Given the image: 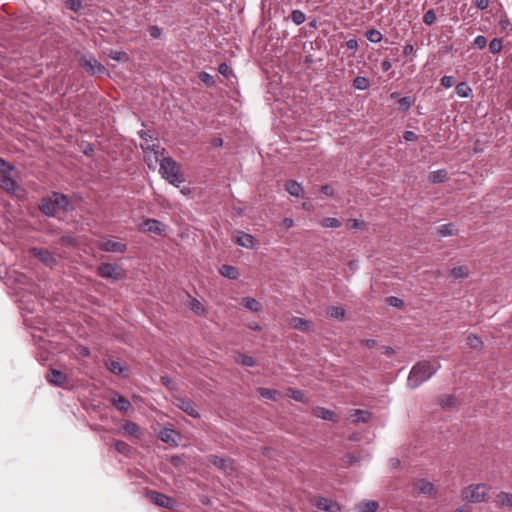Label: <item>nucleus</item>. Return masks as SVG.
I'll return each instance as SVG.
<instances>
[{
  "label": "nucleus",
  "instance_id": "de8ad7c7",
  "mask_svg": "<svg viewBox=\"0 0 512 512\" xmlns=\"http://www.w3.org/2000/svg\"><path fill=\"white\" fill-rule=\"evenodd\" d=\"M437 20V15L433 9L428 10L423 16V22L426 25H433Z\"/></svg>",
  "mask_w": 512,
  "mask_h": 512
},
{
  "label": "nucleus",
  "instance_id": "2eb2a0df",
  "mask_svg": "<svg viewBox=\"0 0 512 512\" xmlns=\"http://www.w3.org/2000/svg\"><path fill=\"white\" fill-rule=\"evenodd\" d=\"M235 243L238 246L247 248V249H254L255 248V238L246 232L243 231H237L235 234Z\"/></svg>",
  "mask_w": 512,
  "mask_h": 512
},
{
  "label": "nucleus",
  "instance_id": "a19ab883",
  "mask_svg": "<svg viewBox=\"0 0 512 512\" xmlns=\"http://www.w3.org/2000/svg\"><path fill=\"white\" fill-rule=\"evenodd\" d=\"M503 48L502 40L499 38H493L489 43V50L493 54H498Z\"/></svg>",
  "mask_w": 512,
  "mask_h": 512
},
{
  "label": "nucleus",
  "instance_id": "f8f14e48",
  "mask_svg": "<svg viewBox=\"0 0 512 512\" xmlns=\"http://www.w3.org/2000/svg\"><path fill=\"white\" fill-rule=\"evenodd\" d=\"M313 504L320 511H325V512H339L340 511L339 505L335 501H333L332 499H329V498L315 497L313 499Z\"/></svg>",
  "mask_w": 512,
  "mask_h": 512
},
{
  "label": "nucleus",
  "instance_id": "a878e982",
  "mask_svg": "<svg viewBox=\"0 0 512 512\" xmlns=\"http://www.w3.org/2000/svg\"><path fill=\"white\" fill-rule=\"evenodd\" d=\"M286 191L294 197H301L303 195V186L294 180L287 181L285 184Z\"/></svg>",
  "mask_w": 512,
  "mask_h": 512
},
{
  "label": "nucleus",
  "instance_id": "6e6552de",
  "mask_svg": "<svg viewBox=\"0 0 512 512\" xmlns=\"http://www.w3.org/2000/svg\"><path fill=\"white\" fill-rule=\"evenodd\" d=\"M139 230L161 236L164 235L165 225L159 220L148 218L139 225Z\"/></svg>",
  "mask_w": 512,
  "mask_h": 512
},
{
  "label": "nucleus",
  "instance_id": "412c9836",
  "mask_svg": "<svg viewBox=\"0 0 512 512\" xmlns=\"http://www.w3.org/2000/svg\"><path fill=\"white\" fill-rule=\"evenodd\" d=\"M122 430L126 435H129L131 437H134L137 439L142 437V430H141L140 426L135 422L126 421L122 425Z\"/></svg>",
  "mask_w": 512,
  "mask_h": 512
},
{
  "label": "nucleus",
  "instance_id": "c756f323",
  "mask_svg": "<svg viewBox=\"0 0 512 512\" xmlns=\"http://www.w3.org/2000/svg\"><path fill=\"white\" fill-rule=\"evenodd\" d=\"M291 325L294 329L299 331H308L309 329V321L301 317H293L291 320Z\"/></svg>",
  "mask_w": 512,
  "mask_h": 512
},
{
  "label": "nucleus",
  "instance_id": "aec40b11",
  "mask_svg": "<svg viewBox=\"0 0 512 512\" xmlns=\"http://www.w3.org/2000/svg\"><path fill=\"white\" fill-rule=\"evenodd\" d=\"M39 209L44 215L48 217H55L58 211L51 196L48 199L41 200Z\"/></svg>",
  "mask_w": 512,
  "mask_h": 512
},
{
  "label": "nucleus",
  "instance_id": "a211bd4d",
  "mask_svg": "<svg viewBox=\"0 0 512 512\" xmlns=\"http://www.w3.org/2000/svg\"><path fill=\"white\" fill-rule=\"evenodd\" d=\"M159 438L171 446H176L179 441V434L174 429L164 428L160 431Z\"/></svg>",
  "mask_w": 512,
  "mask_h": 512
},
{
  "label": "nucleus",
  "instance_id": "5701e85b",
  "mask_svg": "<svg viewBox=\"0 0 512 512\" xmlns=\"http://www.w3.org/2000/svg\"><path fill=\"white\" fill-rule=\"evenodd\" d=\"M313 415L316 416L317 418H320L323 420H328V421H333V422L337 421L336 414L332 410L324 408V407L314 408Z\"/></svg>",
  "mask_w": 512,
  "mask_h": 512
},
{
  "label": "nucleus",
  "instance_id": "2f4dec72",
  "mask_svg": "<svg viewBox=\"0 0 512 512\" xmlns=\"http://www.w3.org/2000/svg\"><path fill=\"white\" fill-rule=\"evenodd\" d=\"M456 93L461 98H467L471 95L472 89L466 82H460L456 85Z\"/></svg>",
  "mask_w": 512,
  "mask_h": 512
},
{
  "label": "nucleus",
  "instance_id": "c9c22d12",
  "mask_svg": "<svg viewBox=\"0 0 512 512\" xmlns=\"http://www.w3.org/2000/svg\"><path fill=\"white\" fill-rule=\"evenodd\" d=\"M290 18L296 25H301L305 22L306 15L303 11L295 9L291 12Z\"/></svg>",
  "mask_w": 512,
  "mask_h": 512
},
{
  "label": "nucleus",
  "instance_id": "c85d7f7f",
  "mask_svg": "<svg viewBox=\"0 0 512 512\" xmlns=\"http://www.w3.org/2000/svg\"><path fill=\"white\" fill-rule=\"evenodd\" d=\"M219 271L222 276L231 280H235L239 277L238 269L231 265H222Z\"/></svg>",
  "mask_w": 512,
  "mask_h": 512
},
{
  "label": "nucleus",
  "instance_id": "8fccbe9b",
  "mask_svg": "<svg viewBox=\"0 0 512 512\" xmlns=\"http://www.w3.org/2000/svg\"><path fill=\"white\" fill-rule=\"evenodd\" d=\"M288 396L290 398H292L293 400L298 401V402H304L305 401V394L301 390L290 389L289 392H288Z\"/></svg>",
  "mask_w": 512,
  "mask_h": 512
},
{
  "label": "nucleus",
  "instance_id": "cd10ccee",
  "mask_svg": "<svg viewBox=\"0 0 512 512\" xmlns=\"http://www.w3.org/2000/svg\"><path fill=\"white\" fill-rule=\"evenodd\" d=\"M242 305L252 312H259L262 310V304L252 297H244L242 299Z\"/></svg>",
  "mask_w": 512,
  "mask_h": 512
},
{
  "label": "nucleus",
  "instance_id": "09e8293b",
  "mask_svg": "<svg viewBox=\"0 0 512 512\" xmlns=\"http://www.w3.org/2000/svg\"><path fill=\"white\" fill-rule=\"evenodd\" d=\"M467 344L473 349H480L482 347V341L476 335H469L467 337Z\"/></svg>",
  "mask_w": 512,
  "mask_h": 512
},
{
  "label": "nucleus",
  "instance_id": "4c0bfd02",
  "mask_svg": "<svg viewBox=\"0 0 512 512\" xmlns=\"http://www.w3.org/2000/svg\"><path fill=\"white\" fill-rule=\"evenodd\" d=\"M320 224L324 228H339L341 226L340 220L334 217L324 218Z\"/></svg>",
  "mask_w": 512,
  "mask_h": 512
},
{
  "label": "nucleus",
  "instance_id": "dca6fc26",
  "mask_svg": "<svg viewBox=\"0 0 512 512\" xmlns=\"http://www.w3.org/2000/svg\"><path fill=\"white\" fill-rule=\"evenodd\" d=\"M51 198L54 201L57 210L71 211L73 209V205L66 195L53 192Z\"/></svg>",
  "mask_w": 512,
  "mask_h": 512
},
{
  "label": "nucleus",
  "instance_id": "20e7f679",
  "mask_svg": "<svg viewBox=\"0 0 512 512\" xmlns=\"http://www.w3.org/2000/svg\"><path fill=\"white\" fill-rule=\"evenodd\" d=\"M79 65L92 76L103 75L106 72V68L97 61L94 57L81 56L78 59Z\"/></svg>",
  "mask_w": 512,
  "mask_h": 512
},
{
  "label": "nucleus",
  "instance_id": "393cba45",
  "mask_svg": "<svg viewBox=\"0 0 512 512\" xmlns=\"http://www.w3.org/2000/svg\"><path fill=\"white\" fill-rule=\"evenodd\" d=\"M379 507V503L375 500H367L358 503L355 506V512H376Z\"/></svg>",
  "mask_w": 512,
  "mask_h": 512
},
{
  "label": "nucleus",
  "instance_id": "864d4df0",
  "mask_svg": "<svg viewBox=\"0 0 512 512\" xmlns=\"http://www.w3.org/2000/svg\"><path fill=\"white\" fill-rule=\"evenodd\" d=\"M66 7L74 12H78L82 8V0H66Z\"/></svg>",
  "mask_w": 512,
  "mask_h": 512
},
{
  "label": "nucleus",
  "instance_id": "5fc2aeb1",
  "mask_svg": "<svg viewBox=\"0 0 512 512\" xmlns=\"http://www.w3.org/2000/svg\"><path fill=\"white\" fill-rule=\"evenodd\" d=\"M14 169L13 165L0 157V173L1 175H8Z\"/></svg>",
  "mask_w": 512,
  "mask_h": 512
},
{
  "label": "nucleus",
  "instance_id": "37998d69",
  "mask_svg": "<svg viewBox=\"0 0 512 512\" xmlns=\"http://www.w3.org/2000/svg\"><path fill=\"white\" fill-rule=\"evenodd\" d=\"M413 104V100L409 96L401 97L398 100L399 109L403 112L409 110Z\"/></svg>",
  "mask_w": 512,
  "mask_h": 512
},
{
  "label": "nucleus",
  "instance_id": "f257e3e1",
  "mask_svg": "<svg viewBox=\"0 0 512 512\" xmlns=\"http://www.w3.org/2000/svg\"><path fill=\"white\" fill-rule=\"evenodd\" d=\"M440 368V363L437 361H420L416 363L408 376V386L410 388H417L425 381L429 380Z\"/></svg>",
  "mask_w": 512,
  "mask_h": 512
},
{
  "label": "nucleus",
  "instance_id": "9b49d317",
  "mask_svg": "<svg viewBox=\"0 0 512 512\" xmlns=\"http://www.w3.org/2000/svg\"><path fill=\"white\" fill-rule=\"evenodd\" d=\"M46 380L53 386L65 387L68 383V376L62 371L52 368L47 372Z\"/></svg>",
  "mask_w": 512,
  "mask_h": 512
},
{
  "label": "nucleus",
  "instance_id": "4d7b16f0",
  "mask_svg": "<svg viewBox=\"0 0 512 512\" xmlns=\"http://www.w3.org/2000/svg\"><path fill=\"white\" fill-rule=\"evenodd\" d=\"M486 45L487 39L483 35H478L473 41V46L477 49H483L486 47Z\"/></svg>",
  "mask_w": 512,
  "mask_h": 512
},
{
  "label": "nucleus",
  "instance_id": "ddd939ff",
  "mask_svg": "<svg viewBox=\"0 0 512 512\" xmlns=\"http://www.w3.org/2000/svg\"><path fill=\"white\" fill-rule=\"evenodd\" d=\"M110 402L122 413H128L132 408L130 401L117 391L111 393Z\"/></svg>",
  "mask_w": 512,
  "mask_h": 512
},
{
  "label": "nucleus",
  "instance_id": "6e6d98bb",
  "mask_svg": "<svg viewBox=\"0 0 512 512\" xmlns=\"http://www.w3.org/2000/svg\"><path fill=\"white\" fill-rule=\"evenodd\" d=\"M218 72L226 78L233 76V71L227 63H221Z\"/></svg>",
  "mask_w": 512,
  "mask_h": 512
},
{
  "label": "nucleus",
  "instance_id": "f03ea898",
  "mask_svg": "<svg viewBox=\"0 0 512 512\" xmlns=\"http://www.w3.org/2000/svg\"><path fill=\"white\" fill-rule=\"evenodd\" d=\"M159 172L171 185L179 187L184 181L178 163L171 157H164L160 160Z\"/></svg>",
  "mask_w": 512,
  "mask_h": 512
},
{
  "label": "nucleus",
  "instance_id": "f704fd0d",
  "mask_svg": "<svg viewBox=\"0 0 512 512\" xmlns=\"http://www.w3.org/2000/svg\"><path fill=\"white\" fill-rule=\"evenodd\" d=\"M365 36L371 43H379L383 38L382 33L375 28L368 30Z\"/></svg>",
  "mask_w": 512,
  "mask_h": 512
},
{
  "label": "nucleus",
  "instance_id": "4468645a",
  "mask_svg": "<svg viewBox=\"0 0 512 512\" xmlns=\"http://www.w3.org/2000/svg\"><path fill=\"white\" fill-rule=\"evenodd\" d=\"M150 498L156 505L160 507L172 509L175 506V501L171 497L157 491H152L150 493Z\"/></svg>",
  "mask_w": 512,
  "mask_h": 512
},
{
  "label": "nucleus",
  "instance_id": "774afa93",
  "mask_svg": "<svg viewBox=\"0 0 512 512\" xmlns=\"http://www.w3.org/2000/svg\"><path fill=\"white\" fill-rule=\"evenodd\" d=\"M475 5L478 9L483 10L488 7L489 0H476Z\"/></svg>",
  "mask_w": 512,
  "mask_h": 512
},
{
  "label": "nucleus",
  "instance_id": "9d476101",
  "mask_svg": "<svg viewBox=\"0 0 512 512\" xmlns=\"http://www.w3.org/2000/svg\"><path fill=\"white\" fill-rule=\"evenodd\" d=\"M138 135L145 142V145L144 144L141 145V148L144 151H151L156 156H158L159 154H162L164 152V149H160V146L158 144H155V143L150 144V142L153 141V136L149 130H140L138 132Z\"/></svg>",
  "mask_w": 512,
  "mask_h": 512
},
{
  "label": "nucleus",
  "instance_id": "c03bdc74",
  "mask_svg": "<svg viewBox=\"0 0 512 512\" xmlns=\"http://www.w3.org/2000/svg\"><path fill=\"white\" fill-rule=\"evenodd\" d=\"M328 315L332 318L342 320L345 316V310L342 307L336 306L332 307L328 311Z\"/></svg>",
  "mask_w": 512,
  "mask_h": 512
},
{
  "label": "nucleus",
  "instance_id": "b1692460",
  "mask_svg": "<svg viewBox=\"0 0 512 512\" xmlns=\"http://www.w3.org/2000/svg\"><path fill=\"white\" fill-rule=\"evenodd\" d=\"M415 488L421 494H428L432 496L436 493L434 485L425 479L418 480L415 484Z\"/></svg>",
  "mask_w": 512,
  "mask_h": 512
},
{
  "label": "nucleus",
  "instance_id": "69168bd1",
  "mask_svg": "<svg viewBox=\"0 0 512 512\" xmlns=\"http://www.w3.org/2000/svg\"><path fill=\"white\" fill-rule=\"evenodd\" d=\"M346 47L348 50L356 51L358 49V42L356 39L351 38L346 42Z\"/></svg>",
  "mask_w": 512,
  "mask_h": 512
},
{
  "label": "nucleus",
  "instance_id": "680f3d73",
  "mask_svg": "<svg viewBox=\"0 0 512 512\" xmlns=\"http://www.w3.org/2000/svg\"><path fill=\"white\" fill-rule=\"evenodd\" d=\"M387 302L389 303V305L397 308H400L404 305L403 300L395 296L388 297Z\"/></svg>",
  "mask_w": 512,
  "mask_h": 512
},
{
  "label": "nucleus",
  "instance_id": "0e129e2a",
  "mask_svg": "<svg viewBox=\"0 0 512 512\" xmlns=\"http://www.w3.org/2000/svg\"><path fill=\"white\" fill-rule=\"evenodd\" d=\"M456 402V399L453 396H446L441 400V405L443 407H451L454 406Z\"/></svg>",
  "mask_w": 512,
  "mask_h": 512
},
{
  "label": "nucleus",
  "instance_id": "bb28decb",
  "mask_svg": "<svg viewBox=\"0 0 512 512\" xmlns=\"http://www.w3.org/2000/svg\"><path fill=\"white\" fill-rule=\"evenodd\" d=\"M494 503L499 506L512 507V494L506 492H499L494 498Z\"/></svg>",
  "mask_w": 512,
  "mask_h": 512
},
{
  "label": "nucleus",
  "instance_id": "3c124183",
  "mask_svg": "<svg viewBox=\"0 0 512 512\" xmlns=\"http://www.w3.org/2000/svg\"><path fill=\"white\" fill-rule=\"evenodd\" d=\"M109 57L118 62L128 60L127 53H125L123 51H117V50L110 51Z\"/></svg>",
  "mask_w": 512,
  "mask_h": 512
},
{
  "label": "nucleus",
  "instance_id": "13d9d810",
  "mask_svg": "<svg viewBox=\"0 0 512 512\" xmlns=\"http://www.w3.org/2000/svg\"><path fill=\"white\" fill-rule=\"evenodd\" d=\"M364 226V222L363 221H360L358 219H350L348 221V224H347V227L348 229L350 230H358V229H362Z\"/></svg>",
  "mask_w": 512,
  "mask_h": 512
},
{
  "label": "nucleus",
  "instance_id": "a18cd8bd",
  "mask_svg": "<svg viewBox=\"0 0 512 512\" xmlns=\"http://www.w3.org/2000/svg\"><path fill=\"white\" fill-rule=\"evenodd\" d=\"M258 392H259L260 396L263 398L270 399V400H276V394H277L276 390L261 387L258 389Z\"/></svg>",
  "mask_w": 512,
  "mask_h": 512
},
{
  "label": "nucleus",
  "instance_id": "bf43d9fd",
  "mask_svg": "<svg viewBox=\"0 0 512 512\" xmlns=\"http://www.w3.org/2000/svg\"><path fill=\"white\" fill-rule=\"evenodd\" d=\"M148 31H149V35L151 36V38L153 39H157L161 36L162 34V30L160 27H158L157 25H151L149 28H148Z\"/></svg>",
  "mask_w": 512,
  "mask_h": 512
},
{
  "label": "nucleus",
  "instance_id": "052dcab7",
  "mask_svg": "<svg viewBox=\"0 0 512 512\" xmlns=\"http://www.w3.org/2000/svg\"><path fill=\"white\" fill-rule=\"evenodd\" d=\"M455 84V78L453 76L445 75L441 78V85L445 88H450Z\"/></svg>",
  "mask_w": 512,
  "mask_h": 512
},
{
  "label": "nucleus",
  "instance_id": "1a4fd4ad",
  "mask_svg": "<svg viewBox=\"0 0 512 512\" xmlns=\"http://www.w3.org/2000/svg\"><path fill=\"white\" fill-rule=\"evenodd\" d=\"M97 274L105 279H112L117 281L121 278V274L118 271V266L111 263H102L97 268Z\"/></svg>",
  "mask_w": 512,
  "mask_h": 512
},
{
  "label": "nucleus",
  "instance_id": "79ce46f5",
  "mask_svg": "<svg viewBox=\"0 0 512 512\" xmlns=\"http://www.w3.org/2000/svg\"><path fill=\"white\" fill-rule=\"evenodd\" d=\"M115 449L123 455H129L131 453V446L124 441H116Z\"/></svg>",
  "mask_w": 512,
  "mask_h": 512
},
{
  "label": "nucleus",
  "instance_id": "f3484780",
  "mask_svg": "<svg viewBox=\"0 0 512 512\" xmlns=\"http://www.w3.org/2000/svg\"><path fill=\"white\" fill-rule=\"evenodd\" d=\"M208 460L211 464L227 474L233 470L232 462L230 459L219 457L217 455H210L208 456Z\"/></svg>",
  "mask_w": 512,
  "mask_h": 512
},
{
  "label": "nucleus",
  "instance_id": "603ef678",
  "mask_svg": "<svg viewBox=\"0 0 512 512\" xmlns=\"http://www.w3.org/2000/svg\"><path fill=\"white\" fill-rule=\"evenodd\" d=\"M199 79L208 87L213 86L215 84L214 77L204 71L199 74Z\"/></svg>",
  "mask_w": 512,
  "mask_h": 512
},
{
  "label": "nucleus",
  "instance_id": "4be33fe9",
  "mask_svg": "<svg viewBox=\"0 0 512 512\" xmlns=\"http://www.w3.org/2000/svg\"><path fill=\"white\" fill-rule=\"evenodd\" d=\"M371 417L372 413L368 410L355 409L350 414V418L354 423H366Z\"/></svg>",
  "mask_w": 512,
  "mask_h": 512
},
{
  "label": "nucleus",
  "instance_id": "49530a36",
  "mask_svg": "<svg viewBox=\"0 0 512 512\" xmlns=\"http://www.w3.org/2000/svg\"><path fill=\"white\" fill-rule=\"evenodd\" d=\"M238 361L246 367H253L256 365V360L252 356L241 354L239 355Z\"/></svg>",
  "mask_w": 512,
  "mask_h": 512
},
{
  "label": "nucleus",
  "instance_id": "ea45409f",
  "mask_svg": "<svg viewBox=\"0 0 512 512\" xmlns=\"http://www.w3.org/2000/svg\"><path fill=\"white\" fill-rule=\"evenodd\" d=\"M438 232L443 237L451 236L455 233V227L452 223L443 224L439 227Z\"/></svg>",
  "mask_w": 512,
  "mask_h": 512
},
{
  "label": "nucleus",
  "instance_id": "58836bf2",
  "mask_svg": "<svg viewBox=\"0 0 512 512\" xmlns=\"http://www.w3.org/2000/svg\"><path fill=\"white\" fill-rule=\"evenodd\" d=\"M353 86L358 90H366L369 87V81L366 77L357 76L353 81Z\"/></svg>",
  "mask_w": 512,
  "mask_h": 512
},
{
  "label": "nucleus",
  "instance_id": "6ab92c4d",
  "mask_svg": "<svg viewBox=\"0 0 512 512\" xmlns=\"http://www.w3.org/2000/svg\"><path fill=\"white\" fill-rule=\"evenodd\" d=\"M0 188L9 194H16L20 188L17 182L9 175H0Z\"/></svg>",
  "mask_w": 512,
  "mask_h": 512
},
{
  "label": "nucleus",
  "instance_id": "0eeeda50",
  "mask_svg": "<svg viewBox=\"0 0 512 512\" xmlns=\"http://www.w3.org/2000/svg\"><path fill=\"white\" fill-rule=\"evenodd\" d=\"M30 254L41 261L46 266L52 268L57 264L56 257L47 249L33 247L29 250Z\"/></svg>",
  "mask_w": 512,
  "mask_h": 512
},
{
  "label": "nucleus",
  "instance_id": "e433bc0d",
  "mask_svg": "<svg viewBox=\"0 0 512 512\" xmlns=\"http://www.w3.org/2000/svg\"><path fill=\"white\" fill-rule=\"evenodd\" d=\"M189 308L197 315H202L205 312L202 303L196 298H190Z\"/></svg>",
  "mask_w": 512,
  "mask_h": 512
},
{
  "label": "nucleus",
  "instance_id": "7c9ffc66",
  "mask_svg": "<svg viewBox=\"0 0 512 512\" xmlns=\"http://www.w3.org/2000/svg\"><path fill=\"white\" fill-rule=\"evenodd\" d=\"M450 275L454 279H463L468 277L469 270L466 266H456L452 268Z\"/></svg>",
  "mask_w": 512,
  "mask_h": 512
},
{
  "label": "nucleus",
  "instance_id": "473e14b6",
  "mask_svg": "<svg viewBox=\"0 0 512 512\" xmlns=\"http://www.w3.org/2000/svg\"><path fill=\"white\" fill-rule=\"evenodd\" d=\"M447 178V172L444 169H439L437 171H433L429 175V180L432 183H442Z\"/></svg>",
  "mask_w": 512,
  "mask_h": 512
},
{
  "label": "nucleus",
  "instance_id": "423d86ee",
  "mask_svg": "<svg viewBox=\"0 0 512 512\" xmlns=\"http://www.w3.org/2000/svg\"><path fill=\"white\" fill-rule=\"evenodd\" d=\"M98 248L104 252L124 253L127 250V245L114 239L103 238L99 242Z\"/></svg>",
  "mask_w": 512,
  "mask_h": 512
},
{
  "label": "nucleus",
  "instance_id": "39448f33",
  "mask_svg": "<svg viewBox=\"0 0 512 512\" xmlns=\"http://www.w3.org/2000/svg\"><path fill=\"white\" fill-rule=\"evenodd\" d=\"M173 404L193 418L200 417V414L196 409L195 403L188 398L176 396L174 397Z\"/></svg>",
  "mask_w": 512,
  "mask_h": 512
},
{
  "label": "nucleus",
  "instance_id": "72a5a7b5",
  "mask_svg": "<svg viewBox=\"0 0 512 512\" xmlns=\"http://www.w3.org/2000/svg\"><path fill=\"white\" fill-rule=\"evenodd\" d=\"M106 368L115 375H121L124 371V367L117 361L108 360L105 363Z\"/></svg>",
  "mask_w": 512,
  "mask_h": 512
},
{
  "label": "nucleus",
  "instance_id": "7ed1b4c3",
  "mask_svg": "<svg viewBox=\"0 0 512 512\" xmlns=\"http://www.w3.org/2000/svg\"><path fill=\"white\" fill-rule=\"evenodd\" d=\"M488 487L485 484L469 485L463 490L464 500L471 503H479L486 500Z\"/></svg>",
  "mask_w": 512,
  "mask_h": 512
},
{
  "label": "nucleus",
  "instance_id": "e2e57ef3",
  "mask_svg": "<svg viewBox=\"0 0 512 512\" xmlns=\"http://www.w3.org/2000/svg\"><path fill=\"white\" fill-rule=\"evenodd\" d=\"M403 138L407 142H416L418 140V136L413 131H405L403 133Z\"/></svg>",
  "mask_w": 512,
  "mask_h": 512
},
{
  "label": "nucleus",
  "instance_id": "338daca9",
  "mask_svg": "<svg viewBox=\"0 0 512 512\" xmlns=\"http://www.w3.org/2000/svg\"><path fill=\"white\" fill-rule=\"evenodd\" d=\"M321 192L326 196H332L334 194V189L331 185H323L321 187Z\"/></svg>",
  "mask_w": 512,
  "mask_h": 512
}]
</instances>
